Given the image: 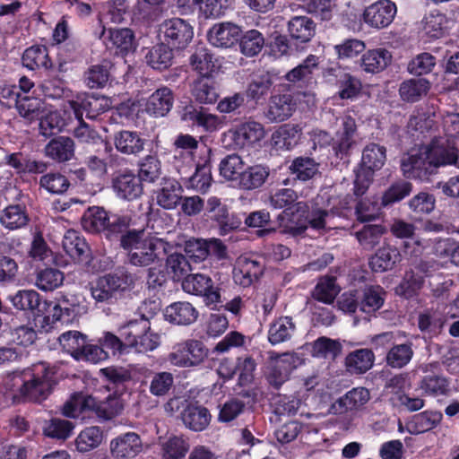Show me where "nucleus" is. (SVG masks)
I'll list each match as a JSON object with an SVG mask.
<instances>
[{"label":"nucleus","mask_w":459,"mask_h":459,"mask_svg":"<svg viewBox=\"0 0 459 459\" xmlns=\"http://www.w3.org/2000/svg\"><path fill=\"white\" fill-rule=\"evenodd\" d=\"M199 316L197 309L186 301H177L169 305L164 316L169 323L178 325H189L195 323Z\"/></svg>","instance_id":"bb28decb"},{"label":"nucleus","mask_w":459,"mask_h":459,"mask_svg":"<svg viewBox=\"0 0 459 459\" xmlns=\"http://www.w3.org/2000/svg\"><path fill=\"white\" fill-rule=\"evenodd\" d=\"M264 269L265 265L258 258L240 257L233 269V280L243 288L250 287L260 280Z\"/></svg>","instance_id":"f3484780"},{"label":"nucleus","mask_w":459,"mask_h":459,"mask_svg":"<svg viewBox=\"0 0 459 459\" xmlns=\"http://www.w3.org/2000/svg\"><path fill=\"white\" fill-rule=\"evenodd\" d=\"M430 89V82L425 78H412L403 81L399 87L402 100L408 103L419 101L427 95Z\"/></svg>","instance_id":"ea45409f"},{"label":"nucleus","mask_w":459,"mask_h":459,"mask_svg":"<svg viewBox=\"0 0 459 459\" xmlns=\"http://www.w3.org/2000/svg\"><path fill=\"white\" fill-rule=\"evenodd\" d=\"M209 355V349L200 340L187 339L177 343L169 354V361L180 368H196L202 365Z\"/></svg>","instance_id":"0eeeda50"},{"label":"nucleus","mask_w":459,"mask_h":459,"mask_svg":"<svg viewBox=\"0 0 459 459\" xmlns=\"http://www.w3.org/2000/svg\"><path fill=\"white\" fill-rule=\"evenodd\" d=\"M189 447L187 440L182 436H171L161 444L162 459H182Z\"/></svg>","instance_id":"774afa93"},{"label":"nucleus","mask_w":459,"mask_h":459,"mask_svg":"<svg viewBox=\"0 0 459 459\" xmlns=\"http://www.w3.org/2000/svg\"><path fill=\"white\" fill-rule=\"evenodd\" d=\"M328 75H333L336 78L338 85V96L342 100H351L356 98L361 91L362 84L360 80L345 73L340 69L330 68L327 70Z\"/></svg>","instance_id":"7c9ffc66"},{"label":"nucleus","mask_w":459,"mask_h":459,"mask_svg":"<svg viewBox=\"0 0 459 459\" xmlns=\"http://www.w3.org/2000/svg\"><path fill=\"white\" fill-rule=\"evenodd\" d=\"M212 182V163L206 159L203 163H197L195 173L189 178L187 187L200 193H205Z\"/></svg>","instance_id":"5fc2aeb1"},{"label":"nucleus","mask_w":459,"mask_h":459,"mask_svg":"<svg viewBox=\"0 0 459 459\" xmlns=\"http://www.w3.org/2000/svg\"><path fill=\"white\" fill-rule=\"evenodd\" d=\"M181 418L186 427L194 431L205 429L211 421L209 410L195 404H188L183 410Z\"/></svg>","instance_id":"4c0bfd02"},{"label":"nucleus","mask_w":459,"mask_h":459,"mask_svg":"<svg viewBox=\"0 0 459 459\" xmlns=\"http://www.w3.org/2000/svg\"><path fill=\"white\" fill-rule=\"evenodd\" d=\"M385 291L379 285L366 286L359 297V310L367 315H373L385 302Z\"/></svg>","instance_id":"a19ab883"},{"label":"nucleus","mask_w":459,"mask_h":459,"mask_svg":"<svg viewBox=\"0 0 459 459\" xmlns=\"http://www.w3.org/2000/svg\"><path fill=\"white\" fill-rule=\"evenodd\" d=\"M245 223L249 228H260L256 231L259 238L266 237L276 231L272 226L270 212L266 210H259L250 212L245 219Z\"/></svg>","instance_id":"e2e57ef3"},{"label":"nucleus","mask_w":459,"mask_h":459,"mask_svg":"<svg viewBox=\"0 0 459 459\" xmlns=\"http://www.w3.org/2000/svg\"><path fill=\"white\" fill-rule=\"evenodd\" d=\"M190 65L200 77L212 76L217 69L213 55L205 48H197L190 56Z\"/></svg>","instance_id":"864d4df0"},{"label":"nucleus","mask_w":459,"mask_h":459,"mask_svg":"<svg viewBox=\"0 0 459 459\" xmlns=\"http://www.w3.org/2000/svg\"><path fill=\"white\" fill-rule=\"evenodd\" d=\"M63 350L78 360L87 342V336L78 331H67L58 338Z\"/></svg>","instance_id":"13d9d810"},{"label":"nucleus","mask_w":459,"mask_h":459,"mask_svg":"<svg viewBox=\"0 0 459 459\" xmlns=\"http://www.w3.org/2000/svg\"><path fill=\"white\" fill-rule=\"evenodd\" d=\"M356 133L357 125L355 119L350 115L345 116L331 144L332 154L336 159L343 161L349 160L351 149L356 143Z\"/></svg>","instance_id":"f8f14e48"},{"label":"nucleus","mask_w":459,"mask_h":459,"mask_svg":"<svg viewBox=\"0 0 459 459\" xmlns=\"http://www.w3.org/2000/svg\"><path fill=\"white\" fill-rule=\"evenodd\" d=\"M22 65L31 71H52L53 62L48 54V48L45 45H32L27 48L22 56Z\"/></svg>","instance_id":"a878e982"},{"label":"nucleus","mask_w":459,"mask_h":459,"mask_svg":"<svg viewBox=\"0 0 459 459\" xmlns=\"http://www.w3.org/2000/svg\"><path fill=\"white\" fill-rule=\"evenodd\" d=\"M369 391L365 387H355L348 391L337 401L342 411H357L363 407L369 400Z\"/></svg>","instance_id":"6e6d98bb"},{"label":"nucleus","mask_w":459,"mask_h":459,"mask_svg":"<svg viewBox=\"0 0 459 459\" xmlns=\"http://www.w3.org/2000/svg\"><path fill=\"white\" fill-rule=\"evenodd\" d=\"M413 354L412 343L411 342L394 344L386 352V365L392 368H402L410 363Z\"/></svg>","instance_id":"603ef678"},{"label":"nucleus","mask_w":459,"mask_h":459,"mask_svg":"<svg viewBox=\"0 0 459 459\" xmlns=\"http://www.w3.org/2000/svg\"><path fill=\"white\" fill-rule=\"evenodd\" d=\"M26 207L22 204H12L4 208L0 218L1 223L9 230L24 227L29 222Z\"/></svg>","instance_id":"052dcab7"},{"label":"nucleus","mask_w":459,"mask_h":459,"mask_svg":"<svg viewBox=\"0 0 459 459\" xmlns=\"http://www.w3.org/2000/svg\"><path fill=\"white\" fill-rule=\"evenodd\" d=\"M430 166L426 151L408 154L401 162V169L406 178L426 182L430 181V178L434 175Z\"/></svg>","instance_id":"a211bd4d"},{"label":"nucleus","mask_w":459,"mask_h":459,"mask_svg":"<svg viewBox=\"0 0 459 459\" xmlns=\"http://www.w3.org/2000/svg\"><path fill=\"white\" fill-rule=\"evenodd\" d=\"M39 191H44L50 195H63L71 186V182L66 175L60 171H49L43 174L39 181Z\"/></svg>","instance_id":"72a5a7b5"},{"label":"nucleus","mask_w":459,"mask_h":459,"mask_svg":"<svg viewBox=\"0 0 459 459\" xmlns=\"http://www.w3.org/2000/svg\"><path fill=\"white\" fill-rule=\"evenodd\" d=\"M134 285L132 275L126 271H117L98 277L90 283V290L96 303L111 305L117 301Z\"/></svg>","instance_id":"39448f33"},{"label":"nucleus","mask_w":459,"mask_h":459,"mask_svg":"<svg viewBox=\"0 0 459 459\" xmlns=\"http://www.w3.org/2000/svg\"><path fill=\"white\" fill-rule=\"evenodd\" d=\"M294 368H296L295 356L284 353L273 362L266 375V380L274 389H279L289 379Z\"/></svg>","instance_id":"4be33fe9"},{"label":"nucleus","mask_w":459,"mask_h":459,"mask_svg":"<svg viewBox=\"0 0 459 459\" xmlns=\"http://www.w3.org/2000/svg\"><path fill=\"white\" fill-rule=\"evenodd\" d=\"M211 220L216 223L221 236H225L230 232L238 230L241 226V220L238 215L230 213L228 206L218 210L209 215Z\"/></svg>","instance_id":"0e129e2a"},{"label":"nucleus","mask_w":459,"mask_h":459,"mask_svg":"<svg viewBox=\"0 0 459 459\" xmlns=\"http://www.w3.org/2000/svg\"><path fill=\"white\" fill-rule=\"evenodd\" d=\"M392 56L385 48L368 50L361 57L363 71L370 74H377L383 71L390 64Z\"/></svg>","instance_id":"37998d69"},{"label":"nucleus","mask_w":459,"mask_h":459,"mask_svg":"<svg viewBox=\"0 0 459 459\" xmlns=\"http://www.w3.org/2000/svg\"><path fill=\"white\" fill-rule=\"evenodd\" d=\"M65 253L74 260L83 261L90 252V247L80 232L68 230L62 241Z\"/></svg>","instance_id":"e433bc0d"},{"label":"nucleus","mask_w":459,"mask_h":459,"mask_svg":"<svg viewBox=\"0 0 459 459\" xmlns=\"http://www.w3.org/2000/svg\"><path fill=\"white\" fill-rule=\"evenodd\" d=\"M183 188L174 179H165L156 192L157 204L166 210L175 209L182 200Z\"/></svg>","instance_id":"473e14b6"},{"label":"nucleus","mask_w":459,"mask_h":459,"mask_svg":"<svg viewBox=\"0 0 459 459\" xmlns=\"http://www.w3.org/2000/svg\"><path fill=\"white\" fill-rule=\"evenodd\" d=\"M270 176V168L266 165L255 164L244 168L238 179L241 188L253 190L261 187Z\"/></svg>","instance_id":"79ce46f5"},{"label":"nucleus","mask_w":459,"mask_h":459,"mask_svg":"<svg viewBox=\"0 0 459 459\" xmlns=\"http://www.w3.org/2000/svg\"><path fill=\"white\" fill-rule=\"evenodd\" d=\"M281 231L293 237L300 236L307 230V205L298 202L284 209L277 217Z\"/></svg>","instance_id":"9d476101"},{"label":"nucleus","mask_w":459,"mask_h":459,"mask_svg":"<svg viewBox=\"0 0 459 459\" xmlns=\"http://www.w3.org/2000/svg\"><path fill=\"white\" fill-rule=\"evenodd\" d=\"M111 67L112 64L108 60H103L100 64L91 65L84 74L86 85L91 89L104 88L111 77Z\"/></svg>","instance_id":"de8ad7c7"},{"label":"nucleus","mask_w":459,"mask_h":459,"mask_svg":"<svg viewBox=\"0 0 459 459\" xmlns=\"http://www.w3.org/2000/svg\"><path fill=\"white\" fill-rule=\"evenodd\" d=\"M113 142L118 152L136 157L143 151L146 140L137 131L120 130L114 134Z\"/></svg>","instance_id":"5701e85b"},{"label":"nucleus","mask_w":459,"mask_h":459,"mask_svg":"<svg viewBox=\"0 0 459 459\" xmlns=\"http://www.w3.org/2000/svg\"><path fill=\"white\" fill-rule=\"evenodd\" d=\"M150 316L142 314L139 318L129 320L126 324L118 328V333L124 338V343L127 346L128 353L132 352L134 343H138L143 337V333L150 330Z\"/></svg>","instance_id":"b1692460"},{"label":"nucleus","mask_w":459,"mask_h":459,"mask_svg":"<svg viewBox=\"0 0 459 459\" xmlns=\"http://www.w3.org/2000/svg\"><path fill=\"white\" fill-rule=\"evenodd\" d=\"M159 37L176 51H182L193 40L194 27L182 18L167 19L159 27Z\"/></svg>","instance_id":"6e6552de"},{"label":"nucleus","mask_w":459,"mask_h":459,"mask_svg":"<svg viewBox=\"0 0 459 459\" xmlns=\"http://www.w3.org/2000/svg\"><path fill=\"white\" fill-rule=\"evenodd\" d=\"M289 171L295 176V179L308 181L319 173V163L312 157L299 156L291 161Z\"/></svg>","instance_id":"a18cd8bd"},{"label":"nucleus","mask_w":459,"mask_h":459,"mask_svg":"<svg viewBox=\"0 0 459 459\" xmlns=\"http://www.w3.org/2000/svg\"><path fill=\"white\" fill-rule=\"evenodd\" d=\"M191 91L195 100L201 104H213L219 98L216 82L212 76H203L196 79Z\"/></svg>","instance_id":"58836bf2"},{"label":"nucleus","mask_w":459,"mask_h":459,"mask_svg":"<svg viewBox=\"0 0 459 459\" xmlns=\"http://www.w3.org/2000/svg\"><path fill=\"white\" fill-rule=\"evenodd\" d=\"M143 443L141 436L134 431L122 433L112 438L109 443L113 459H133L143 452Z\"/></svg>","instance_id":"dca6fc26"},{"label":"nucleus","mask_w":459,"mask_h":459,"mask_svg":"<svg viewBox=\"0 0 459 459\" xmlns=\"http://www.w3.org/2000/svg\"><path fill=\"white\" fill-rule=\"evenodd\" d=\"M296 106V100L290 92L272 95L265 117L271 122H282L292 116Z\"/></svg>","instance_id":"aec40b11"},{"label":"nucleus","mask_w":459,"mask_h":459,"mask_svg":"<svg viewBox=\"0 0 459 459\" xmlns=\"http://www.w3.org/2000/svg\"><path fill=\"white\" fill-rule=\"evenodd\" d=\"M143 181L131 169L117 171L111 179V187L116 196L125 201H134L143 194Z\"/></svg>","instance_id":"9b49d317"},{"label":"nucleus","mask_w":459,"mask_h":459,"mask_svg":"<svg viewBox=\"0 0 459 459\" xmlns=\"http://www.w3.org/2000/svg\"><path fill=\"white\" fill-rule=\"evenodd\" d=\"M426 152L434 175L437 173L440 167L456 165L459 159L456 148L438 146L434 142L426 148Z\"/></svg>","instance_id":"c756f323"},{"label":"nucleus","mask_w":459,"mask_h":459,"mask_svg":"<svg viewBox=\"0 0 459 459\" xmlns=\"http://www.w3.org/2000/svg\"><path fill=\"white\" fill-rule=\"evenodd\" d=\"M240 51L246 56L258 55L264 46V38L257 30H249L244 34L241 33L238 40Z\"/></svg>","instance_id":"680f3d73"},{"label":"nucleus","mask_w":459,"mask_h":459,"mask_svg":"<svg viewBox=\"0 0 459 459\" xmlns=\"http://www.w3.org/2000/svg\"><path fill=\"white\" fill-rule=\"evenodd\" d=\"M400 257L401 255L397 248L390 246L383 247L369 258V266L374 272H385L393 269L400 261Z\"/></svg>","instance_id":"49530a36"},{"label":"nucleus","mask_w":459,"mask_h":459,"mask_svg":"<svg viewBox=\"0 0 459 459\" xmlns=\"http://www.w3.org/2000/svg\"><path fill=\"white\" fill-rule=\"evenodd\" d=\"M182 288L187 293L204 297L207 305L221 303L220 290L206 274H188L182 281Z\"/></svg>","instance_id":"ddd939ff"},{"label":"nucleus","mask_w":459,"mask_h":459,"mask_svg":"<svg viewBox=\"0 0 459 459\" xmlns=\"http://www.w3.org/2000/svg\"><path fill=\"white\" fill-rule=\"evenodd\" d=\"M232 141L235 149L253 147L265 135L264 126L257 121L248 119L234 126L223 134Z\"/></svg>","instance_id":"1a4fd4ad"},{"label":"nucleus","mask_w":459,"mask_h":459,"mask_svg":"<svg viewBox=\"0 0 459 459\" xmlns=\"http://www.w3.org/2000/svg\"><path fill=\"white\" fill-rule=\"evenodd\" d=\"M387 232L385 226L382 224H365L355 232V237L359 245L367 250H372L377 247Z\"/></svg>","instance_id":"09e8293b"},{"label":"nucleus","mask_w":459,"mask_h":459,"mask_svg":"<svg viewBox=\"0 0 459 459\" xmlns=\"http://www.w3.org/2000/svg\"><path fill=\"white\" fill-rule=\"evenodd\" d=\"M386 160V148L377 143H369L365 146L362 152L360 167L371 171H377L382 169Z\"/></svg>","instance_id":"8fccbe9b"},{"label":"nucleus","mask_w":459,"mask_h":459,"mask_svg":"<svg viewBox=\"0 0 459 459\" xmlns=\"http://www.w3.org/2000/svg\"><path fill=\"white\" fill-rule=\"evenodd\" d=\"M174 104V93L169 87L163 86L152 92L146 100L145 111L154 117H165Z\"/></svg>","instance_id":"393cba45"},{"label":"nucleus","mask_w":459,"mask_h":459,"mask_svg":"<svg viewBox=\"0 0 459 459\" xmlns=\"http://www.w3.org/2000/svg\"><path fill=\"white\" fill-rule=\"evenodd\" d=\"M124 410L121 394L117 390L100 400L93 395H86L79 401L69 400L62 407V414L68 418H76L80 413L92 411L99 419L108 420L119 415Z\"/></svg>","instance_id":"20e7f679"},{"label":"nucleus","mask_w":459,"mask_h":459,"mask_svg":"<svg viewBox=\"0 0 459 459\" xmlns=\"http://www.w3.org/2000/svg\"><path fill=\"white\" fill-rule=\"evenodd\" d=\"M66 122L61 112L49 111L39 119V130L40 134L49 137L65 130Z\"/></svg>","instance_id":"338daca9"},{"label":"nucleus","mask_w":459,"mask_h":459,"mask_svg":"<svg viewBox=\"0 0 459 459\" xmlns=\"http://www.w3.org/2000/svg\"><path fill=\"white\" fill-rule=\"evenodd\" d=\"M82 226L91 234H100L111 245H116L129 226L133 218L107 211L104 207L90 206L82 214Z\"/></svg>","instance_id":"f03ea898"},{"label":"nucleus","mask_w":459,"mask_h":459,"mask_svg":"<svg viewBox=\"0 0 459 459\" xmlns=\"http://www.w3.org/2000/svg\"><path fill=\"white\" fill-rule=\"evenodd\" d=\"M318 65V57L315 55H309L299 65L289 71L285 79L292 83H307L313 78V70Z\"/></svg>","instance_id":"3c124183"},{"label":"nucleus","mask_w":459,"mask_h":459,"mask_svg":"<svg viewBox=\"0 0 459 459\" xmlns=\"http://www.w3.org/2000/svg\"><path fill=\"white\" fill-rule=\"evenodd\" d=\"M241 27L230 22L214 24L207 33L210 44L217 48H231L240 39Z\"/></svg>","instance_id":"6ab92c4d"},{"label":"nucleus","mask_w":459,"mask_h":459,"mask_svg":"<svg viewBox=\"0 0 459 459\" xmlns=\"http://www.w3.org/2000/svg\"><path fill=\"white\" fill-rule=\"evenodd\" d=\"M7 300L19 311H30L36 317L35 320L40 323L39 317L45 316V311L49 309L51 304L42 299L40 295L34 290H19L13 294H9Z\"/></svg>","instance_id":"4468645a"},{"label":"nucleus","mask_w":459,"mask_h":459,"mask_svg":"<svg viewBox=\"0 0 459 459\" xmlns=\"http://www.w3.org/2000/svg\"><path fill=\"white\" fill-rule=\"evenodd\" d=\"M174 51L164 40L153 46L145 56L147 64L153 69L163 71L173 64Z\"/></svg>","instance_id":"c9c22d12"},{"label":"nucleus","mask_w":459,"mask_h":459,"mask_svg":"<svg viewBox=\"0 0 459 459\" xmlns=\"http://www.w3.org/2000/svg\"><path fill=\"white\" fill-rule=\"evenodd\" d=\"M58 368L47 362H38L22 371L19 388L24 401L41 403L52 393L58 383Z\"/></svg>","instance_id":"7ed1b4c3"},{"label":"nucleus","mask_w":459,"mask_h":459,"mask_svg":"<svg viewBox=\"0 0 459 459\" xmlns=\"http://www.w3.org/2000/svg\"><path fill=\"white\" fill-rule=\"evenodd\" d=\"M103 439V431L100 427L91 426L82 429L75 439L76 450L86 453L98 447Z\"/></svg>","instance_id":"bf43d9fd"},{"label":"nucleus","mask_w":459,"mask_h":459,"mask_svg":"<svg viewBox=\"0 0 459 459\" xmlns=\"http://www.w3.org/2000/svg\"><path fill=\"white\" fill-rule=\"evenodd\" d=\"M127 253L129 263L135 266H147L156 260H163L172 246L163 238H144V230L129 226L115 245Z\"/></svg>","instance_id":"f257e3e1"},{"label":"nucleus","mask_w":459,"mask_h":459,"mask_svg":"<svg viewBox=\"0 0 459 459\" xmlns=\"http://www.w3.org/2000/svg\"><path fill=\"white\" fill-rule=\"evenodd\" d=\"M287 30L291 41L299 48H304L302 45L308 43L316 34V23L307 16L295 15L288 21Z\"/></svg>","instance_id":"412c9836"},{"label":"nucleus","mask_w":459,"mask_h":459,"mask_svg":"<svg viewBox=\"0 0 459 459\" xmlns=\"http://www.w3.org/2000/svg\"><path fill=\"white\" fill-rule=\"evenodd\" d=\"M375 356L369 349H358L350 352L345 359L347 370L351 374H363L374 364Z\"/></svg>","instance_id":"c03bdc74"},{"label":"nucleus","mask_w":459,"mask_h":459,"mask_svg":"<svg viewBox=\"0 0 459 459\" xmlns=\"http://www.w3.org/2000/svg\"><path fill=\"white\" fill-rule=\"evenodd\" d=\"M138 177L142 181L153 183L161 175V162L157 154H149L139 160Z\"/></svg>","instance_id":"69168bd1"},{"label":"nucleus","mask_w":459,"mask_h":459,"mask_svg":"<svg viewBox=\"0 0 459 459\" xmlns=\"http://www.w3.org/2000/svg\"><path fill=\"white\" fill-rule=\"evenodd\" d=\"M273 85V75L268 72L254 74L249 82L246 95L256 104L263 103L267 99Z\"/></svg>","instance_id":"f704fd0d"},{"label":"nucleus","mask_w":459,"mask_h":459,"mask_svg":"<svg viewBox=\"0 0 459 459\" xmlns=\"http://www.w3.org/2000/svg\"><path fill=\"white\" fill-rule=\"evenodd\" d=\"M296 330L297 325L292 316H279L269 325L268 342L272 345H277L288 342L293 337Z\"/></svg>","instance_id":"cd10ccee"},{"label":"nucleus","mask_w":459,"mask_h":459,"mask_svg":"<svg viewBox=\"0 0 459 459\" xmlns=\"http://www.w3.org/2000/svg\"><path fill=\"white\" fill-rule=\"evenodd\" d=\"M397 13L396 4L391 0H378L366 7L363 12L364 22L371 28L384 29L394 21Z\"/></svg>","instance_id":"2eb2a0df"},{"label":"nucleus","mask_w":459,"mask_h":459,"mask_svg":"<svg viewBox=\"0 0 459 459\" xmlns=\"http://www.w3.org/2000/svg\"><path fill=\"white\" fill-rule=\"evenodd\" d=\"M301 134L299 125L284 124L273 133L272 145L276 150H291L299 143Z\"/></svg>","instance_id":"2f4dec72"},{"label":"nucleus","mask_w":459,"mask_h":459,"mask_svg":"<svg viewBox=\"0 0 459 459\" xmlns=\"http://www.w3.org/2000/svg\"><path fill=\"white\" fill-rule=\"evenodd\" d=\"M166 269L174 281L185 279L192 271L191 262L186 255L181 253H171L166 255Z\"/></svg>","instance_id":"4d7b16f0"},{"label":"nucleus","mask_w":459,"mask_h":459,"mask_svg":"<svg viewBox=\"0 0 459 459\" xmlns=\"http://www.w3.org/2000/svg\"><path fill=\"white\" fill-rule=\"evenodd\" d=\"M45 154L58 163L68 161L74 156V142L68 136H56L45 146Z\"/></svg>","instance_id":"c85d7f7f"},{"label":"nucleus","mask_w":459,"mask_h":459,"mask_svg":"<svg viewBox=\"0 0 459 459\" xmlns=\"http://www.w3.org/2000/svg\"><path fill=\"white\" fill-rule=\"evenodd\" d=\"M48 303L51 306L45 311L39 325L41 331L46 333L49 332L57 322L61 324L73 322L83 308L78 295L62 291L56 293L54 301H48Z\"/></svg>","instance_id":"423d86ee"}]
</instances>
